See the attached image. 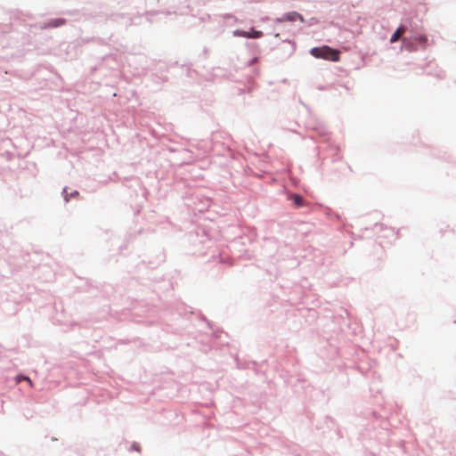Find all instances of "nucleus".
<instances>
[{"label": "nucleus", "instance_id": "nucleus-1", "mask_svg": "<svg viewBox=\"0 0 456 456\" xmlns=\"http://www.w3.org/2000/svg\"><path fill=\"white\" fill-rule=\"evenodd\" d=\"M310 53L315 58H321L327 61H338L339 60V52L328 45L314 47L311 49Z\"/></svg>", "mask_w": 456, "mask_h": 456}, {"label": "nucleus", "instance_id": "nucleus-2", "mask_svg": "<svg viewBox=\"0 0 456 456\" xmlns=\"http://www.w3.org/2000/svg\"><path fill=\"white\" fill-rule=\"evenodd\" d=\"M234 35L247 38H260L263 36V32L252 28L251 31L237 30L234 32Z\"/></svg>", "mask_w": 456, "mask_h": 456}, {"label": "nucleus", "instance_id": "nucleus-3", "mask_svg": "<svg viewBox=\"0 0 456 456\" xmlns=\"http://www.w3.org/2000/svg\"><path fill=\"white\" fill-rule=\"evenodd\" d=\"M297 19L300 20L301 21L304 20V19H303L301 14H299V13H297L296 12H292L286 13L281 18L278 19V21H280V22H283V21H295Z\"/></svg>", "mask_w": 456, "mask_h": 456}, {"label": "nucleus", "instance_id": "nucleus-4", "mask_svg": "<svg viewBox=\"0 0 456 456\" xmlns=\"http://www.w3.org/2000/svg\"><path fill=\"white\" fill-rule=\"evenodd\" d=\"M405 31V28L403 27H399L395 32L394 33V35L391 37L390 38V42L391 43H395L396 42L397 40H399V38L401 37V36L404 33Z\"/></svg>", "mask_w": 456, "mask_h": 456}, {"label": "nucleus", "instance_id": "nucleus-5", "mask_svg": "<svg viewBox=\"0 0 456 456\" xmlns=\"http://www.w3.org/2000/svg\"><path fill=\"white\" fill-rule=\"evenodd\" d=\"M16 379V382H17V383H20V382L21 381V379H26V381L28 383V385H29L30 387H33V382H32V381H31V379H30L28 377H27V376L18 375V376L16 377V379Z\"/></svg>", "mask_w": 456, "mask_h": 456}, {"label": "nucleus", "instance_id": "nucleus-6", "mask_svg": "<svg viewBox=\"0 0 456 456\" xmlns=\"http://www.w3.org/2000/svg\"><path fill=\"white\" fill-rule=\"evenodd\" d=\"M64 23V20H61V19H56V20H52L49 25L51 27H58L60 25H62Z\"/></svg>", "mask_w": 456, "mask_h": 456}, {"label": "nucleus", "instance_id": "nucleus-7", "mask_svg": "<svg viewBox=\"0 0 456 456\" xmlns=\"http://www.w3.org/2000/svg\"><path fill=\"white\" fill-rule=\"evenodd\" d=\"M293 200H294V203L297 206H301L302 205V201H303L302 197H300L298 195H295Z\"/></svg>", "mask_w": 456, "mask_h": 456}, {"label": "nucleus", "instance_id": "nucleus-8", "mask_svg": "<svg viewBox=\"0 0 456 456\" xmlns=\"http://www.w3.org/2000/svg\"><path fill=\"white\" fill-rule=\"evenodd\" d=\"M418 40H419V42H421V43H424V42H426V41H427V38H426V37L421 36V37H419L418 38Z\"/></svg>", "mask_w": 456, "mask_h": 456}]
</instances>
